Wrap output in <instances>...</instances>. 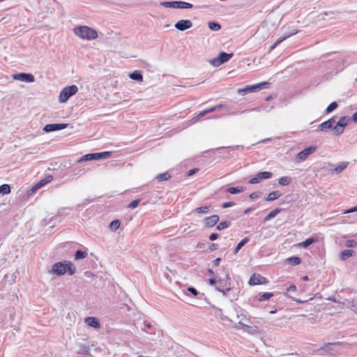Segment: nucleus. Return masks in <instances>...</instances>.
I'll return each mask as SVG.
<instances>
[{
	"mask_svg": "<svg viewBox=\"0 0 357 357\" xmlns=\"http://www.w3.org/2000/svg\"><path fill=\"white\" fill-rule=\"evenodd\" d=\"M72 175L73 176H81L84 173V169H80L79 167H74L72 169Z\"/></svg>",
	"mask_w": 357,
	"mask_h": 357,
	"instance_id": "46",
	"label": "nucleus"
},
{
	"mask_svg": "<svg viewBox=\"0 0 357 357\" xmlns=\"http://www.w3.org/2000/svg\"><path fill=\"white\" fill-rule=\"evenodd\" d=\"M355 251L353 250H342L341 252H340V259L342 260V261H344L346 259H347L348 258L354 256L355 255Z\"/></svg>",
	"mask_w": 357,
	"mask_h": 357,
	"instance_id": "22",
	"label": "nucleus"
},
{
	"mask_svg": "<svg viewBox=\"0 0 357 357\" xmlns=\"http://www.w3.org/2000/svg\"><path fill=\"white\" fill-rule=\"evenodd\" d=\"M356 211H357V205L351 208L350 209H349L347 213H354V212H356Z\"/></svg>",
	"mask_w": 357,
	"mask_h": 357,
	"instance_id": "63",
	"label": "nucleus"
},
{
	"mask_svg": "<svg viewBox=\"0 0 357 357\" xmlns=\"http://www.w3.org/2000/svg\"><path fill=\"white\" fill-rule=\"evenodd\" d=\"M13 78L15 80H19L26 83H31L35 81L34 76L31 73H20L13 74Z\"/></svg>",
	"mask_w": 357,
	"mask_h": 357,
	"instance_id": "11",
	"label": "nucleus"
},
{
	"mask_svg": "<svg viewBox=\"0 0 357 357\" xmlns=\"http://www.w3.org/2000/svg\"><path fill=\"white\" fill-rule=\"evenodd\" d=\"M199 169L198 168H193V169H190L188 172H187V176H191L194 174H195L196 173H197L199 172Z\"/></svg>",
	"mask_w": 357,
	"mask_h": 357,
	"instance_id": "55",
	"label": "nucleus"
},
{
	"mask_svg": "<svg viewBox=\"0 0 357 357\" xmlns=\"http://www.w3.org/2000/svg\"><path fill=\"white\" fill-rule=\"evenodd\" d=\"M187 290L194 296H196L197 298H201V296H203L204 294L199 292L194 287H188Z\"/></svg>",
	"mask_w": 357,
	"mask_h": 357,
	"instance_id": "40",
	"label": "nucleus"
},
{
	"mask_svg": "<svg viewBox=\"0 0 357 357\" xmlns=\"http://www.w3.org/2000/svg\"><path fill=\"white\" fill-rule=\"evenodd\" d=\"M282 211L281 208H276L271 211L264 218V222H267L273 218H275L278 214H279Z\"/></svg>",
	"mask_w": 357,
	"mask_h": 357,
	"instance_id": "26",
	"label": "nucleus"
},
{
	"mask_svg": "<svg viewBox=\"0 0 357 357\" xmlns=\"http://www.w3.org/2000/svg\"><path fill=\"white\" fill-rule=\"evenodd\" d=\"M140 202V199H135V200H132L128 206V208H135L139 204Z\"/></svg>",
	"mask_w": 357,
	"mask_h": 357,
	"instance_id": "48",
	"label": "nucleus"
},
{
	"mask_svg": "<svg viewBox=\"0 0 357 357\" xmlns=\"http://www.w3.org/2000/svg\"><path fill=\"white\" fill-rule=\"evenodd\" d=\"M335 123V116H333L328 120L321 123L318 128V130L322 132H327L330 129L334 130Z\"/></svg>",
	"mask_w": 357,
	"mask_h": 357,
	"instance_id": "13",
	"label": "nucleus"
},
{
	"mask_svg": "<svg viewBox=\"0 0 357 357\" xmlns=\"http://www.w3.org/2000/svg\"><path fill=\"white\" fill-rule=\"evenodd\" d=\"M219 237V234H217V233H212L210 236H209V240L211 241H215Z\"/></svg>",
	"mask_w": 357,
	"mask_h": 357,
	"instance_id": "57",
	"label": "nucleus"
},
{
	"mask_svg": "<svg viewBox=\"0 0 357 357\" xmlns=\"http://www.w3.org/2000/svg\"><path fill=\"white\" fill-rule=\"evenodd\" d=\"M220 261H221V258L218 257L213 261V264L215 266H218L220 265Z\"/></svg>",
	"mask_w": 357,
	"mask_h": 357,
	"instance_id": "60",
	"label": "nucleus"
},
{
	"mask_svg": "<svg viewBox=\"0 0 357 357\" xmlns=\"http://www.w3.org/2000/svg\"><path fill=\"white\" fill-rule=\"evenodd\" d=\"M211 111L210 110V108L209 109H205L204 111H202L200 112L198 114H197V119H200L203 116H204L206 114L208 113H211Z\"/></svg>",
	"mask_w": 357,
	"mask_h": 357,
	"instance_id": "53",
	"label": "nucleus"
},
{
	"mask_svg": "<svg viewBox=\"0 0 357 357\" xmlns=\"http://www.w3.org/2000/svg\"><path fill=\"white\" fill-rule=\"evenodd\" d=\"M209 249L211 251H214L218 249V245L216 243H211L209 246Z\"/></svg>",
	"mask_w": 357,
	"mask_h": 357,
	"instance_id": "59",
	"label": "nucleus"
},
{
	"mask_svg": "<svg viewBox=\"0 0 357 357\" xmlns=\"http://www.w3.org/2000/svg\"><path fill=\"white\" fill-rule=\"evenodd\" d=\"M287 261H289V264L296 266L301 264V259L299 257L294 256L288 258Z\"/></svg>",
	"mask_w": 357,
	"mask_h": 357,
	"instance_id": "43",
	"label": "nucleus"
},
{
	"mask_svg": "<svg viewBox=\"0 0 357 357\" xmlns=\"http://www.w3.org/2000/svg\"><path fill=\"white\" fill-rule=\"evenodd\" d=\"M319 241V237L317 236H312L311 237L305 239L303 242L298 244L299 248H307L310 245Z\"/></svg>",
	"mask_w": 357,
	"mask_h": 357,
	"instance_id": "18",
	"label": "nucleus"
},
{
	"mask_svg": "<svg viewBox=\"0 0 357 357\" xmlns=\"http://www.w3.org/2000/svg\"><path fill=\"white\" fill-rule=\"evenodd\" d=\"M227 107V106L225 105H223V104H219V105H217L213 107H211L210 108V110L211 111V112L215 111V110H218V109H222V108H225Z\"/></svg>",
	"mask_w": 357,
	"mask_h": 357,
	"instance_id": "51",
	"label": "nucleus"
},
{
	"mask_svg": "<svg viewBox=\"0 0 357 357\" xmlns=\"http://www.w3.org/2000/svg\"><path fill=\"white\" fill-rule=\"evenodd\" d=\"M220 218L218 215H213L209 217H206L204 220V227H212L215 226L219 221Z\"/></svg>",
	"mask_w": 357,
	"mask_h": 357,
	"instance_id": "16",
	"label": "nucleus"
},
{
	"mask_svg": "<svg viewBox=\"0 0 357 357\" xmlns=\"http://www.w3.org/2000/svg\"><path fill=\"white\" fill-rule=\"evenodd\" d=\"M234 205H235V202H227L224 203L222 205V208H229V207L233 206Z\"/></svg>",
	"mask_w": 357,
	"mask_h": 357,
	"instance_id": "56",
	"label": "nucleus"
},
{
	"mask_svg": "<svg viewBox=\"0 0 357 357\" xmlns=\"http://www.w3.org/2000/svg\"><path fill=\"white\" fill-rule=\"evenodd\" d=\"M230 225H231L230 221H227V220L222 221L219 225H218L216 226V229L218 231H221L224 229L229 227Z\"/></svg>",
	"mask_w": 357,
	"mask_h": 357,
	"instance_id": "42",
	"label": "nucleus"
},
{
	"mask_svg": "<svg viewBox=\"0 0 357 357\" xmlns=\"http://www.w3.org/2000/svg\"><path fill=\"white\" fill-rule=\"evenodd\" d=\"M271 84L268 82H262L258 84L248 85L244 88L238 89V93L240 95H245L248 93L256 92L262 89L269 88Z\"/></svg>",
	"mask_w": 357,
	"mask_h": 357,
	"instance_id": "4",
	"label": "nucleus"
},
{
	"mask_svg": "<svg viewBox=\"0 0 357 357\" xmlns=\"http://www.w3.org/2000/svg\"><path fill=\"white\" fill-rule=\"evenodd\" d=\"M261 112V108L260 107H255V108H252V109H245V110H243V111H238V112H232L231 114L232 115H238V114H243V113H245V112Z\"/></svg>",
	"mask_w": 357,
	"mask_h": 357,
	"instance_id": "44",
	"label": "nucleus"
},
{
	"mask_svg": "<svg viewBox=\"0 0 357 357\" xmlns=\"http://www.w3.org/2000/svg\"><path fill=\"white\" fill-rule=\"evenodd\" d=\"M273 173L270 172H260L257 173L254 177L251 178L248 183L250 184L259 183L264 179H269L272 178Z\"/></svg>",
	"mask_w": 357,
	"mask_h": 357,
	"instance_id": "8",
	"label": "nucleus"
},
{
	"mask_svg": "<svg viewBox=\"0 0 357 357\" xmlns=\"http://www.w3.org/2000/svg\"><path fill=\"white\" fill-rule=\"evenodd\" d=\"M222 269L225 271V277L221 278L219 276L218 278V285L215 287H220L221 288H228V287H232L231 286V278L229 275V273L227 270H226L224 267H222Z\"/></svg>",
	"mask_w": 357,
	"mask_h": 357,
	"instance_id": "9",
	"label": "nucleus"
},
{
	"mask_svg": "<svg viewBox=\"0 0 357 357\" xmlns=\"http://www.w3.org/2000/svg\"><path fill=\"white\" fill-rule=\"evenodd\" d=\"M218 278H219V275H218V274H217V275L215 277L209 278L208 284L211 286L215 287L216 285H218Z\"/></svg>",
	"mask_w": 357,
	"mask_h": 357,
	"instance_id": "47",
	"label": "nucleus"
},
{
	"mask_svg": "<svg viewBox=\"0 0 357 357\" xmlns=\"http://www.w3.org/2000/svg\"><path fill=\"white\" fill-rule=\"evenodd\" d=\"M211 206H202L200 207H197L194 210L195 213H208L211 211Z\"/></svg>",
	"mask_w": 357,
	"mask_h": 357,
	"instance_id": "34",
	"label": "nucleus"
},
{
	"mask_svg": "<svg viewBox=\"0 0 357 357\" xmlns=\"http://www.w3.org/2000/svg\"><path fill=\"white\" fill-rule=\"evenodd\" d=\"M338 107V104L337 102H332L328 106L326 107L325 112L326 114H330L334 110H335Z\"/></svg>",
	"mask_w": 357,
	"mask_h": 357,
	"instance_id": "39",
	"label": "nucleus"
},
{
	"mask_svg": "<svg viewBox=\"0 0 357 357\" xmlns=\"http://www.w3.org/2000/svg\"><path fill=\"white\" fill-rule=\"evenodd\" d=\"M350 120L351 119L346 116L340 117L335 126L334 133L336 135H341L344 132L345 127L348 125Z\"/></svg>",
	"mask_w": 357,
	"mask_h": 357,
	"instance_id": "7",
	"label": "nucleus"
},
{
	"mask_svg": "<svg viewBox=\"0 0 357 357\" xmlns=\"http://www.w3.org/2000/svg\"><path fill=\"white\" fill-rule=\"evenodd\" d=\"M255 209V207H249L248 208H246L244 211H243V213L244 214H248L250 213L251 211H254Z\"/></svg>",
	"mask_w": 357,
	"mask_h": 357,
	"instance_id": "62",
	"label": "nucleus"
},
{
	"mask_svg": "<svg viewBox=\"0 0 357 357\" xmlns=\"http://www.w3.org/2000/svg\"><path fill=\"white\" fill-rule=\"evenodd\" d=\"M84 322L90 327L95 329L100 328V323L98 318L95 317H88L84 319Z\"/></svg>",
	"mask_w": 357,
	"mask_h": 357,
	"instance_id": "17",
	"label": "nucleus"
},
{
	"mask_svg": "<svg viewBox=\"0 0 357 357\" xmlns=\"http://www.w3.org/2000/svg\"><path fill=\"white\" fill-rule=\"evenodd\" d=\"M291 181V178L290 176H282L278 179V184L281 186L288 185Z\"/></svg>",
	"mask_w": 357,
	"mask_h": 357,
	"instance_id": "33",
	"label": "nucleus"
},
{
	"mask_svg": "<svg viewBox=\"0 0 357 357\" xmlns=\"http://www.w3.org/2000/svg\"><path fill=\"white\" fill-rule=\"evenodd\" d=\"M152 328V325L149 322H144V327L142 328V331H144L146 333H151L149 330Z\"/></svg>",
	"mask_w": 357,
	"mask_h": 357,
	"instance_id": "50",
	"label": "nucleus"
},
{
	"mask_svg": "<svg viewBox=\"0 0 357 357\" xmlns=\"http://www.w3.org/2000/svg\"><path fill=\"white\" fill-rule=\"evenodd\" d=\"M213 308L215 310V313L216 316L219 317L222 320L228 321L229 322L232 321L231 319H230L228 317L224 315L222 309H220L218 307H215V306H213Z\"/></svg>",
	"mask_w": 357,
	"mask_h": 357,
	"instance_id": "27",
	"label": "nucleus"
},
{
	"mask_svg": "<svg viewBox=\"0 0 357 357\" xmlns=\"http://www.w3.org/2000/svg\"><path fill=\"white\" fill-rule=\"evenodd\" d=\"M78 91V87L75 85H70L64 87L59 93V101L61 103L66 102L68 99Z\"/></svg>",
	"mask_w": 357,
	"mask_h": 357,
	"instance_id": "3",
	"label": "nucleus"
},
{
	"mask_svg": "<svg viewBox=\"0 0 357 357\" xmlns=\"http://www.w3.org/2000/svg\"><path fill=\"white\" fill-rule=\"evenodd\" d=\"M68 127L67 123H50L44 126L43 130L45 132L61 130Z\"/></svg>",
	"mask_w": 357,
	"mask_h": 357,
	"instance_id": "12",
	"label": "nucleus"
},
{
	"mask_svg": "<svg viewBox=\"0 0 357 357\" xmlns=\"http://www.w3.org/2000/svg\"><path fill=\"white\" fill-rule=\"evenodd\" d=\"M87 252L86 250H77L74 255L75 260L82 259L87 257Z\"/></svg>",
	"mask_w": 357,
	"mask_h": 357,
	"instance_id": "31",
	"label": "nucleus"
},
{
	"mask_svg": "<svg viewBox=\"0 0 357 357\" xmlns=\"http://www.w3.org/2000/svg\"><path fill=\"white\" fill-rule=\"evenodd\" d=\"M349 165V162H342L337 165L333 170L335 174H340Z\"/></svg>",
	"mask_w": 357,
	"mask_h": 357,
	"instance_id": "25",
	"label": "nucleus"
},
{
	"mask_svg": "<svg viewBox=\"0 0 357 357\" xmlns=\"http://www.w3.org/2000/svg\"><path fill=\"white\" fill-rule=\"evenodd\" d=\"M192 22L190 20H181L174 24V27L181 31H184L192 26Z\"/></svg>",
	"mask_w": 357,
	"mask_h": 357,
	"instance_id": "15",
	"label": "nucleus"
},
{
	"mask_svg": "<svg viewBox=\"0 0 357 357\" xmlns=\"http://www.w3.org/2000/svg\"><path fill=\"white\" fill-rule=\"evenodd\" d=\"M95 160V154H94V153H87V154H85L84 155H83L82 157H81L77 160V162L80 163V162H82L90 161V160Z\"/></svg>",
	"mask_w": 357,
	"mask_h": 357,
	"instance_id": "32",
	"label": "nucleus"
},
{
	"mask_svg": "<svg viewBox=\"0 0 357 357\" xmlns=\"http://www.w3.org/2000/svg\"><path fill=\"white\" fill-rule=\"evenodd\" d=\"M215 289L221 292L224 296H227L228 293L233 289V287L221 288L220 287H215Z\"/></svg>",
	"mask_w": 357,
	"mask_h": 357,
	"instance_id": "45",
	"label": "nucleus"
},
{
	"mask_svg": "<svg viewBox=\"0 0 357 357\" xmlns=\"http://www.w3.org/2000/svg\"><path fill=\"white\" fill-rule=\"evenodd\" d=\"M243 190H244L243 187L237 186V187H229L226 190V192H229L231 195H236V194L243 192Z\"/></svg>",
	"mask_w": 357,
	"mask_h": 357,
	"instance_id": "29",
	"label": "nucleus"
},
{
	"mask_svg": "<svg viewBox=\"0 0 357 357\" xmlns=\"http://www.w3.org/2000/svg\"><path fill=\"white\" fill-rule=\"evenodd\" d=\"M76 272V268L73 264L68 260L59 261L54 264L52 266L50 273L56 275H63L65 273H68L69 275H73Z\"/></svg>",
	"mask_w": 357,
	"mask_h": 357,
	"instance_id": "1",
	"label": "nucleus"
},
{
	"mask_svg": "<svg viewBox=\"0 0 357 357\" xmlns=\"http://www.w3.org/2000/svg\"><path fill=\"white\" fill-rule=\"evenodd\" d=\"M349 303L351 304V306L354 307V310L357 314V301L354 302V300H352L351 301H349Z\"/></svg>",
	"mask_w": 357,
	"mask_h": 357,
	"instance_id": "58",
	"label": "nucleus"
},
{
	"mask_svg": "<svg viewBox=\"0 0 357 357\" xmlns=\"http://www.w3.org/2000/svg\"><path fill=\"white\" fill-rule=\"evenodd\" d=\"M250 241L249 237H245L243 238L236 246L234 250V253L236 254L241 249L243 246H244L247 243H248Z\"/></svg>",
	"mask_w": 357,
	"mask_h": 357,
	"instance_id": "30",
	"label": "nucleus"
},
{
	"mask_svg": "<svg viewBox=\"0 0 357 357\" xmlns=\"http://www.w3.org/2000/svg\"><path fill=\"white\" fill-rule=\"evenodd\" d=\"M171 178V175L167 172L159 174L156 176L155 179L158 181H165Z\"/></svg>",
	"mask_w": 357,
	"mask_h": 357,
	"instance_id": "36",
	"label": "nucleus"
},
{
	"mask_svg": "<svg viewBox=\"0 0 357 357\" xmlns=\"http://www.w3.org/2000/svg\"><path fill=\"white\" fill-rule=\"evenodd\" d=\"M354 123H357V111L353 114L351 119Z\"/></svg>",
	"mask_w": 357,
	"mask_h": 357,
	"instance_id": "64",
	"label": "nucleus"
},
{
	"mask_svg": "<svg viewBox=\"0 0 357 357\" xmlns=\"http://www.w3.org/2000/svg\"><path fill=\"white\" fill-rule=\"evenodd\" d=\"M296 33H298V31H295V32H292V33H288V34H285L284 36H283L282 37H280V38H278L271 47H270V51H272L278 45H279L282 42H283L284 40H285L286 39H287L288 38H289L290 36L296 34Z\"/></svg>",
	"mask_w": 357,
	"mask_h": 357,
	"instance_id": "20",
	"label": "nucleus"
},
{
	"mask_svg": "<svg viewBox=\"0 0 357 357\" xmlns=\"http://www.w3.org/2000/svg\"><path fill=\"white\" fill-rule=\"evenodd\" d=\"M296 290V287L294 285V284H291L290 285L288 288H287V291L289 292H291V291H295Z\"/></svg>",
	"mask_w": 357,
	"mask_h": 357,
	"instance_id": "61",
	"label": "nucleus"
},
{
	"mask_svg": "<svg viewBox=\"0 0 357 357\" xmlns=\"http://www.w3.org/2000/svg\"><path fill=\"white\" fill-rule=\"evenodd\" d=\"M282 196V193L278 190H275L271 192L268 194V195L264 198V200L266 202H272L274 201Z\"/></svg>",
	"mask_w": 357,
	"mask_h": 357,
	"instance_id": "21",
	"label": "nucleus"
},
{
	"mask_svg": "<svg viewBox=\"0 0 357 357\" xmlns=\"http://www.w3.org/2000/svg\"><path fill=\"white\" fill-rule=\"evenodd\" d=\"M232 149V150L243 149V146H241V145H236V146H228V147L223 146V147L220 148L219 149Z\"/></svg>",
	"mask_w": 357,
	"mask_h": 357,
	"instance_id": "54",
	"label": "nucleus"
},
{
	"mask_svg": "<svg viewBox=\"0 0 357 357\" xmlns=\"http://www.w3.org/2000/svg\"><path fill=\"white\" fill-rule=\"evenodd\" d=\"M95 160L106 159L112 155L111 151H102L99 153H94Z\"/></svg>",
	"mask_w": 357,
	"mask_h": 357,
	"instance_id": "28",
	"label": "nucleus"
},
{
	"mask_svg": "<svg viewBox=\"0 0 357 357\" xmlns=\"http://www.w3.org/2000/svg\"><path fill=\"white\" fill-rule=\"evenodd\" d=\"M208 26L209 29L213 31H217L221 29L220 24L217 22H214V21L209 22L208 23Z\"/></svg>",
	"mask_w": 357,
	"mask_h": 357,
	"instance_id": "35",
	"label": "nucleus"
},
{
	"mask_svg": "<svg viewBox=\"0 0 357 357\" xmlns=\"http://www.w3.org/2000/svg\"><path fill=\"white\" fill-rule=\"evenodd\" d=\"M273 296V294L271 292H264L262 294H260L259 295L258 301H264L270 299L271 297Z\"/></svg>",
	"mask_w": 357,
	"mask_h": 357,
	"instance_id": "37",
	"label": "nucleus"
},
{
	"mask_svg": "<svg viewBox=\"0 0 357 357\" xmlns=\"http://www.w3.org/2000/svg\"><path fill=\"white\" fill-rule=\"evenodd\" d=\"M160 5L165 8L177 9H190L193 8V4L183 1H160Z\"/></svg>",
	"mask_w": 357,
	"mask_h": 357,
	"instance_id": "5",
	"label": "nucleus"
},
{
	"mask_svg": "<svg viewBox=\"0 0 357 357\" xmlns=\"http://www.w3.org/2000/svg\"><path fill=\"white\" fill-rule=\"evenodd\" d=\"M74 33L82 39L93 40L98 37L96 30L87 26H78L74 28Z\"/></svg>",
	"mask_w": 357,
	"mask_h": 357,
	"instance_id": "2",
	"label": "nucleus"
},
{
	"mask_svg": "<svg viewBox=\"0 0 357 357\" xmlns=\"http://www.w3.org/2000/svg\"><path fill=\"white\" fill-rule=\"evenodd\" d=\"M10 192V186L8 184H2L0 185V194L8 195Z\"/></svg>",
	"mask_w": 357,
	"mask_h": 357,
	"instance_id": "41",
	"label": "nucleus"
},
{
	"mask_svg": "<svg viewBox=\"0 0 357 357\" xmlns=\"http://www.w3.org/2000/svg\"><path fill=\"white\" fill-rule=\"evenodd\" d=\"M234 56L233 53L220 52L215 58L209 60V63L214 67H218L227 62Z\"/></svg>",
	"mask_w": 357,
	"mask_h": 357,
	"instance_id": "6",
	"label": "nucleus"
},
{
	"mask_svg": "<svg viewBox=\"0 0 357 357\" xmlns=\"http://www.w3.org/2000/svg\"><path fill=\"white\" fill-rule=\"evenodd\" d=\"M120 225L121 221L118 219H116L110 222L109 227L112 231H116L119 228Z\"/></svg>",
	"mask_w": 357,
	"mask_h": 357,
	"instance_id": "38",
	"label": "nucleus"
},
{
	"mask_svg": "<svg viewBox=\"0 0 357 357\" xmlns=\"http://www.w3.org/2000/svg\"><path fill=\"white\" fill-rule=\"evenodd\" d=\"M261 192L259 191L253 192L251 194H250L249 197L251 199H255L260 197Z\"/></svg>",
	"mask_w": 357,
	"mask_h": 357,
	"instance_id": "52",
	"label": "nucleus"
},
{
	"mask_svg": "<svg viewBox=\"0 0 357 357\" xmlns=\"http://www.w3.org/2000/svg\"><path fill=\"white\" fill-rule=\"evenodd\" d=\"M77 354L85 356L86 357H93L92 354L90 353L89 347L86 345H81L79 347V351H77Z\"/></svg>",
	"mask_w": 357,
	"mask_h": 357,
	"instance_id": "24",
	"label": "nucleus"
},
{
	"mask_svg": "<svg viewBox=\"0 0 357 357\" xmlns=\"http://www.w3.org/2000/svg\"><path fill=\"white\" fill-rule=\"evenodd\" d=\"M129 77L135 81L141 82L143 80V75L142 71L140 70H134L128 75Z\"/></svg>",
	"mask_w": 357,
	"mask_h": 357,
	"instance_id": "23",
	"label": "nucleus"
},
{
	"mask_svg": "<svg viewBox=\"0 0 357 357\" xmlns=\"http://www.w3.org/2000/svg\"><path fill=\"white\" fill-rule=\"evenodd\" d=\"M53 177L52 176H47L45 178L40 180L39 182H38L36 184H35L31 188V191L34 192L38 189L40 188L41 187L44 186L47 183H50L52 180Z\"/></svg>",
	"mask_w": 357,
	"mask_h": 357,
	"instance_id": "19",
	"label": "nucleus"
},
{
	"mask_svg": "<svg viewBox=\"0 0 357 357\" xmlns=\"http://www.w3.org/2000/svg\"><path fill=\"white\" fill-rule=\"evenodd\" d=\"M316 149V146H308L297 153L296 159L300 162H303L310 155L313 153Z\"/></svg>",
	"mask_w": 357,
	"mask_h": 357,
	"instance_id": "10",
	"label": "nucleus"
},
{
	"mask_svg": "<svg viewBox=\"0 0 357 357\" xmlns=\"http://www.w3.org/2000/svg\"><path fill=\"white\" fill-rule=\"evenodd\" d=\"M267 279L260 275L253 274L249 279L248 284L250 286L263 284L267 283Z\"/></svg>",
	"mask_w": 357,
	"mask_h": 357,
	"instance_id": "14",
	"label": "nucleus"
},
{
	"mask_svg": "<svg viewBox=\"0 0 357 357\" xmlns=\"http://www.w3.org/2000/svg\"><path fill=\"white\" fill-rule=\"evenodd\" d=\"M345 245L348 248H354L357 245V242L355 240H347Z\"/></svg>",
	"mask_w": 357,
	"mask_h": 357,
	"instance_id": "49",
	"label": "nucleus"
}]
</instances>
